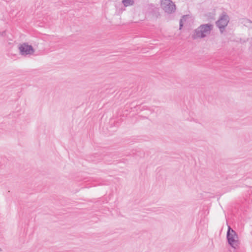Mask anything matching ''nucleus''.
I'll use <instances>...</instances> for the list:
<instances>
[{
  "label": "nucleus",
  "mask_w": 252,
  "mask_h": 252,
  "mask_svg": "<svg viewBox=\"0 0 252 252\" xmlns=\"http://www.w3.org/2000/svg\"><path fill=\"white\" fill-rule=\"evenodd\" d=\"M186 17V16H183L182 18L180 21V29H181L182 27L183 26V21L184 19Z\"/></svg>",
  "instance_id": "7"
},
{
  "label": "nucleus",
  "mask_w": 252,
  "mask_h": 252,
  "mask_svg": "<svg viewBox=\"0 0 252 252\" xmlns=\"http://www.w3.org/2000/svg\"><path fill=\"white\" fill-rule=\"evenodd\" d=\"M226 238L229 245L233 248L236 249L238 247L239 242L238 235L230 226L228 227Z\"/></svg>",
  "instance_id": "2"
},
{
  "label": "nucleus",
  "mask_w": 252,
  "mask_h": 252,
  "mask_svg": "<svg viewBox=\"0 0 252 252\" xmlns=\"http://www.w3.org/2000/svg\"><path fill=\"white\" fill-rule=\"evenodd\" d=\"M229 21V16L226 13H223L216 22V25L221 32L224 30L225 27L227 26Z\"/></svg>",
  "instance_id": "5"
},
{
  "label": "nucleus",
  "mask_w": 252,
  "mask_h": 252,
  "mask_svg": "<svg viewBox=\"0 0 252 252\" xmlns=\"http://www.w3.org/2000/svg\"><path fill=\"white\" fill-rule=\"evenodd\" d=\"M20 54L23 57H28L34 54L35 50L32 45L27 43L21 44L18 46Z\"/></svg>",
  "instance_id": "3"
},
{
  "label": "nucleus",
  "mask_w": 252,
  "mask_h": 252,
  "mask_svg": "<svg viewBox=\"0 0 252 252\" xmlns=\"http://www.w3.org/2000/svg\"><path fill=\"white\" fill-rule=\"evenodd\" d=\"M123 3L125 6L132 5L134 3L133 0H123Z\"/></svg>",
  "instance_id": "6"
},
{
  "label": "nucleus",
  "mask_w": 252,
  "mask_h": 252,
  "mask_svg": "<svg viewBox=\"0 0 252 252\" xmlns=\"http://www.w3.org/2000/svg\"><path fill=\"white\" fill-rule=\"evenodd\" d=\"M161 7L167 13H172L176 10V5L171 0H161Z\"/></svg>",
  "instance_id": "4"
},
{
  "label": "nucleus",
  "mask_w": 252,
  "mask_h": 252,
  "mask_svg": "<svg viewBox=\"0 0 252 252\" xmlns=\"http://www.w3.org/2000/svg\"><path fill=\"white\" fill-rule=\"evenodd\" d=\"M213 28L211 24H203L200 25L194 32L192 37L194 39L204 38L210 34Z\"/></svg>",
  "instance_id": "1"
}]
</instances>
